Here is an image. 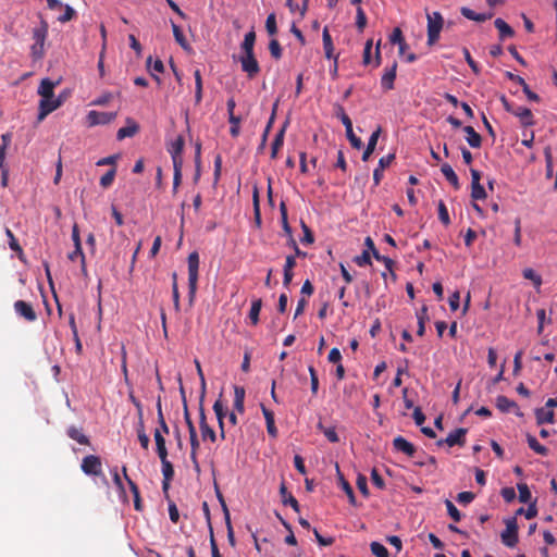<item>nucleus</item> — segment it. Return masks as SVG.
Instances as JSON below:
<instances>
[{
	"instance_id": "774afa93",
	"label": "nucleus",
	"mask_w": 557,
	"mask_h": 557,
	"mask_svg": "<svg viewBox=\"0 0 557 557\" xmlns=\"http://www.w3.org/2000/svg\"><path fill=\"white\" fill-rule=\"evenodd\" d=\"M449 307L453 311H456L460 306V293L458 290L454 292L448 299Z\"/></svg>"
},
{
	"instance_id": "f704fd0d",
	"label": "nucleus",
	"mask_w": 557,
	"mask_h": 557,
	"mask_svg": "<svg viewBox=\"0 0 557 557\" xmlns=\"http://www.w3.org/2000/svg\"><path fill=\"white\" fill-rule=\"evenodd\" d=\"M120 92H104L101 97H99L97 100L92 101L91 104H108L110 102H117L121 101L120 99Z\"/></svg>"
},
{
	"instance_id": "c756f323",
	"label": "nucleus",
	"mask_w": 557,
	"mask_h": 557,
	"mask_svg": "<svg viewBox=\"0 0 557 557\" xmlns=\"http://www.w3.org/2000/svg\"><path fill=\"white\" fill-rule=\"evenodd\" d=\"M494 25L498 29L502 40L513 36V29L503 18H496Z\"/></svg>"
},
{
	"instance_id": "13d9d810",
	"label": "nucleus",
	"mask_w": 557,
	"mask_h": 557,
	"mask_svg": "<svg viewBox=\"0 0 557 557\" xmlns=\"http://www.w3.org/2000/svg\"><path fill=\"white\" fill-rule=\"evenodd\" d=\"M137 435H138V441L140 443L141 447L144 449H148L150 440H149V436L145 432V426L143 423H141V429H137Z\"/></svg>"
},
{
	"instance_id": "a878e982",
	"label": "nucleus",
	"mask_w": 557,
	"mask_h": 557,
	"mask_svg": "<svg viewBox=\"0 0 557 557\" xmlns=\"http://www.w3.org/2000/svg\"><path fill=\"white\" fill-rule=\"evenodd\" d=\"M463 132L467 134L466 140L472 148H480L482 145V137L481 135L475 132V129L472 126H465Z\"/></svg>"
},
{
	"instance_id": "69168bd1",
	"label": "nucleus",
	"mask_w": 557,
	"mask_h": 557,
	"mask_svg": "<svg viewBox=\"0 0 557 557\" xmlns=\"http://www.w3.org/2000/svg\"><path fill=\"white\" fill-rule=\"evenodd\" d=\"M337 116L341 119L342 123L344 124L346 132L350 131L352 128V122L348 114L343 110L341 107L339 111L337 112Z\"/></svg>"
},
{
	"instance_id": "412c9836",
	"label": "nucleus",
	"mask_w": 557,
	"mask_h": 557,
	"mask_svg": "<svg viewBox=\"0 0 557 557\" xmlns=\"http://www.w3.org/2000/svg\"><path fill=\"white\" fill-rule=\"evenodd\" d=\"M381 132H382L381 126H377L376 129L371 134V136L368 140L366 150L362 153V161H367L370 158V156L373 153V151L375 150Z\"/></svg>"
},
{
	"instance_id": "5701e85b",
	"label": "nucleus",
	"mask_w": 557,
	"mask_h": 557,
	"mask_svg": "<svg viewBox=\"0 0 557 557\" xmlns=\"http://www.w3.org/2000/svg\"><path fill=\"white\" fill-rule=\"evenodd\" d=\"M245 388L238 385L234 386V409L239 412L244 413L245 411Z\"/></svg>"
},
{
	"instance_id": "bf43d9fd",
	"label": "nucleus",
	"mask_w": 557,
	"mask_h": 557,
	"mask_svg": "<svg viewBox=\"0 0 557 557\" xmlns=\"http://www.w3.org/2000/svg\"><path fill=\"white\" fill-rule=\"evenodd\" d=\"M265 28L270 35H274L277 30L275 14L271 13L268 15L265 21Z\"/></svg>"
},
{
	"instance_id": "dca6fc26",
	"label": "nucleus",
	"mask_w": 557,
	"mask_h": 557,
	"mask_svg": "<svg viewBox=\"0 0 557 557\" xmlns=\"http://www.w3.org/2000/svg\"><path fill=\"white\" fill-rule=\"evenodd\" d=\"M393 446L397 451H401L408 457H413L416 453V447L403 436L395 437Z\"/></svg>"
},
{
	"instance_id": "e2e57ef3",
	"label": "nucleus",
	"mask_w": 557,
	"mask_h": 557,
	"mask_svg": "<svg viewBox=\"0 0 557 557\" xmlns=\"http://www.w3.org/2000/svg\"><path fill=\"white\" fill-rule=\"evenodd\" d=\"M523 277L532 281L535 285H541L542 280L541 276L537 275L534 270L528 268L523 270Z\"/></svg>"
},
{
	"instance_id": "2f4dec72",
	"label": "nucleus",
	"mask_w": 557,
	"mask_h": 557,
	"mask_svg": "<svg viewBox=\"0 0 557 557\" xmlns=\"http://www.w3.org/2000/svg\"><path fill=\"white\" fill-rule=\"evenodd\" d=\"M496 406L503 412H509L513 408H518L517 404L513 400H510L508 397L503 395L496 398Z\"/></svg>"
},
{
	"instance_id": "f8f14e48",
	"label": "nucleus",
	"mask_w": 557,
	"mask_h": 557,
	"mask_svg": "<svg viewBox=\"0 0 557 557\" xmlns=\"http://www.w3.org/2000/svg\"><path fill=\"white\" fill-rule=\"evenodd\" d=\"M58 82H52L49 78H45L41 81L38 87V94L41 96V99L38 104H50V99L53 96V88Z\"/></svg>"
},
{
	"instance_id": "6e6552de",
	"label": "nucleus",
	"mask_w": 557,
	"mask_h": 557,
	"mask_svg": "<svg viewBox=\"0 0 557 557\" xmlns=\"http://www.w3.org/2000/svg\"><path fill=\"white\" fill-rule=\"evenodd\" d=\"M238 60L240 62L242 70L248 75V77L252 78L259 73L260 67L253 53L240 54Z\"/></svg>"
},
{
	"instance_id": "0eeeda50",
	"label": "nucleus",
	"mask_w": 557,
	"mask_h": 557,
	"mask_svg": "<svg viewBox=\"0 0 557 557\" xmlns=\"http://www.w3.org/2000/svg\"><path fill=\"white\" fill-rule=\"evenodd\" d=\"M116 116V113L111 112H99V111H90L86 116V122L89 127L96 125H106L113 121Z\"/></svg>"
},
{
	"instance_id": "09e8293b",
	"label": "nucleus",
	"mask_w": 557,
	"mask_h": 557,
	"mask_svg": "<svg viewBox=\"0 0 557 557\" xmlns=\"http://www.w3.org/2000/svg\"><path fill=\"white\" fill-rule=\"evenodd\" d=\"M161 470H162L163 479L173 480L174 468H173V465L169 460L161 461Z\"/></svg>"
},
{
	"instance_id": "79ce46f5",
	"label": "nucleus",
	"mask_w": 557,
	"mask_h": 557,
	"mask_svg": "<svg viewBox=\"0 0 557 557\" xmlns=\"http://www.w3.org/2000/svg\"><path fill=\"white\" fill-rule=\"evenodd\" d=\"M322 38H323V46H324L325 54L330 59L332 57L333 44H332V38H331V35H330L327 28L323 29Z\"/></svg>"
},
{
	"instance_id": "de8ad7c7",
	"label": "nucleus",
	"mask_w": 557,
	"mask_h": 557,
	"mask_svg": "<svg viewBox=\"0 0 557 557\" xmlns=\"http://www.w3.org/2000/svg\"><path fill=\"white\" fill-rule=\"evenodd\" d=\"M308 370L310 374L311 393L312 395H317L319 389V377L317 371L313 366H310Z\"/></svg>"
},
{
	"instance_id": "423d86ee",
	"label": "nucleus",
	"mask_w": 557,
	"mask_h": 557,
	"mask_svg": "<svg viewBox=\"0 0 557 557\" xmlns=\"http://www.w3.org/2000/svg\"><path fill=\"white\" fill-rule=\"evenodd\" d=\"M185 140L182 135H178L174 140L166 145V150L172 158L173 164H183V149Z\"/></svg>"
},
{
	"instance_id": "4be33fe9",
	"label": "nucleus",
	"mask_w": 557,
	"mask_h": 557,
	"mask_svg": "<svg viewBox=\"0 0 557 557\" xmlns=\"http://www.w3.org/2000/svg\"><path fill=\"white\" fill-rule=\"evenodd\" d=\"M189 441H190V459H191V462L194 465V469L199 472L200 471V466H199V462H198V459H197V450L199 448V441H198V437H197V432L196 431H193L189 432Z\"/></svg>"
},
{
	"instance_id": "2eb2a0df",
	"label": "nucleus",
	"mask_w": 557,
	"mask_h": 557,
	"mask_svg": "<svg viewBox=\"0 0 557 557\" xmlns=\"http://www.w3.org/2000/svg\"><path fill=\"white\" fill-rule=\"evenodd\" d=\"M122 472H123L124 479L126 480V482L129 486V490L134 496V507L137 511H141L143 504H141V499H140L139 488H138L137 484L128 476L127 469L125 466L122 467Z\"/></svg>"
},
{
	"instance_id": "4d7b16f0",
	"label": "nucleus",
	"mask_w": 557,
	"mask_h": 557,
	"mask_svg": "<svg viewBox=\"0 0 557 557\" xmlns=\"http://www.w3.org/2000/svg\"><path fill=\"white\" fill-rule=\"evenodd\" d=\"M301 227H302V231H304V236L300 239V242L302 244H307V245L312 244L314 242V237H313V234H312L311 230L306 225L305 222H301Z\"/></svg>"
},
{
	"instance_id": "393cba45",
	"label": "nucleus",
	"mask_w": 557,
	"mask_h": 557,
	"mask_svg": "<svg viewBox=\"0 0 557 557\" xmlns=\"http://www.w3.org/2000/svg\"><path fill=\"white\" fill-rule=\"evenodd\" d=\"M66 434L70 438L77 442L81 445H89V438L83 433V430L81 428H77L75 425H71Z\"/></svg>"
},
{
	"instance_id": "9b49d317",
	"label": "nucleus",
	"mask_w": 557,
	"mask_h": 557,
	"mask_svg": "<svg viewBox=\"0 0 557 557\" xmlns=\"http://www.w3.org/2000/svg\"><path fill=\"white\" fill-rule=\"evenodd\" d=\"M15 312L24 318L28 322H34L37 319V314L33 306L24 300H16L14 302Z\"/></svg>"
},
{
	"instance_id": "680f3d73",
	"label": "nucleus",
	"mask_w": 557,
	"mask_h": 557,
	"mask_svg": "<svg viewBox=\"0 0 557 557\" xmlns=\"http://www.w3.org/2000/svg\"><path fill=\"white\" fill-rule=\"evenodd\" d=\"M346 136L350 143V145L355 148V149H360L362 147V141L359 137H357L354 133V129L350 128V131H347L346 132Z\"/></svg>"
},
{
	"instance_id": "c9c22d12",
	"label": "nucleus",
	"mask_w": 557,
	"mask_h": 557,
	"mask_svg": "<svg viewBox=\"0 0 557 557\" xmlns=\"http://www.w3.org/2000/svg\"><path fill=\"white\" fill-rule=\"evenodd\" d=\"M213 411L216 416L219 425H224V418L228 414L227 411L224 409V406L222 404L221 399H216L213 404Z\"/></svg>"
},
{
	"instance_id": "1a4fd4ad",
	"label": "nucleus",
	"mask_w": 557,
	"mask_h": 557,
	"mask_svg": "<svg viewBox=\"0 0 557 557\" xmlns=\"http://www.w3.org/2000/svg\"><path fill=\"white\" fill-rule=\"evenodd\" d=\"M507 111L513 114L522 126L534 124L533 114L528 107H506Z\"/></svg>"
},
{
	"instance_id": "bb28decb",
	"label": "nucleus",
	"mask_w": 557,
	"mask_h": 557,
	"mask_svg": "<svg viewBox=\"0 0 557 557\" xmlns=\"http://www.w3.org/2000/svg\"><path fill=\"white\" fill-rule=\"evenodd\" d=\"M460 11L466 18L475 22H485L493 16V13H476L473 10L466 7L461 8Z\"/></svg>"
},
{
	"instance_id": "39448f33",
	"label": "nucleus",
	"mask_w": 557,
	"mask_h": 557,
	"mask_svg": "<svg viewBox=\"0 0 557 557\" xmlns=\"http://www.w3.org/2000/svg\"><path fill=\"white\" fill-rule=\"evenodd\" d=\"M81 468L82 471L87 475L98 476L102 474L101 459L96 455H88L84 457Z\"/></svg>"
},
{
	"instance_id": "8fccbe9b",
	"label": "nucleus",
	"mask_w": 557,
	"mask_h": 557,
	"mask_svg": "<svg viewBox=\"0 0 557 557\" xmlns=\"http://www.w3.org/2000/svg\"><path fill=\"white\" fill-rule=\"evenodd\" d=\"M115 177V169L109 170L106 174H103L100 178V185L103 188H108L112 185Z\"/></svg>"
},
{
	"instance_id": "338daca9",
	"label": "nucleus",
	"mask_w": 557,
	"mask_h": 557,
	"mask_svg": "<svg viewBox=\"0 0 557 557\" xmlns=\"http://www.w3.org/2000/svg\"><path fill=\"white\" fill-rule=\"evenodd\" d=\"M475 495L472 492H461L457 495L458 503L468 505L474 499Z\"/></svg>"
},
{
	"instance_id": "3c124183",
	"label": "nucleus",
	"mask_w": 557,
	"mask_h": 557,
	"mask_svg": "<svg viewBox=\"0 0 557 557\" xmlns=\"http://www.w3.org/2000/svg\"><path fill=\"white\" fill-rule=\"evenodd\" d=\"M354 261L359 265V267H366V265H370L372 262H371V253L369 250H363L362 253L360 256H356Z\"/></svg>"
},
{
	"instance_id": "052dcab7",
	"label": "nucleus",
	"mask_w": 557,
	"mask_h": 557,
	"mask_svg": "<svg viewBox=\"0 0 557 557\" xmlns=\"http://www.w3.org/2000/svg\"><path fill=\"white\" fill-rule=\"evenodd\" d=\"M367 24V17L361 7L357 8L356 25L359 30H363Z\"/></svg>"
},
{
	"instance_id": "37998d69",
	"label": "nucleus",
	"mask_w": 557,
	"mask_h": 557,
	"mask_svg": "<svg viewBox=\"0 0 557 557\" xmlns=\"http://www.w3.org/2000/svg\"><path fill=\"white\" fill-rule=\"evenodd\" d=\"M517 487L519 491V500L524 504L529 503L531 499V492L528 485L525 483H519Z\"/></svg>"
},
{
	"instance_id": "0e129e2a",
	"label": "nucleus",
	"mask_w": 557,
	"mask_h": 557,
	"mask_svg": "<svg viewBox=\"0 0 557 557\" xmlns=\"http://www.w3.org/2000/svg\"><path fill=\"white\" fill-rule=\"evenodd\" d=\"M371 480H372V483L380 490H383L385 487V483H384V480L383 478L380 475V473L377 472V470L374 468L372 469L371 471Z\"/></svg>"
},
{
	"instance_id": "9d476101",
	"label": "nucleus",
	"mask_w": 557,
	"mask_h": 557,
	"mask_svg": "<svg viewBox=\"0 0 557 557\" xmlns=\"http://www.w3.org/2000/svg\"><path fill=\"white\" fill-rule=\"evenodd\" d=\"M467 433V429L459 428L455 431L450 432L448 436L444 440L437 441V446H442L444 444L448 445L449 447H453L455 445L463 446L465 445V436Z\"/></svg>"
},
{
	"instance_id": "4c0bfd02",
	"label": "nucleus",
	"mask_w": 557,
	"mask_h": 557,
	"mask_svg": "<svg viewBox=\"0 0 557 557\" xmlns=\"http://www.w3.org/2000/svg\"><path fill=\"white\" fill-rule=\"evenodd\" d=\"M318 429L321 430L324 434V436L331 442V443H337L339 442V437L336 433L335 428H325L321 422L318 424Z\"/></svg>"
},
{
	"instance_id": "b1692460",
	"label": "nucleus",
	"mask_w": 557,
	"mask_h": 557,
	"mask_svg": "<svg viewBox=\"0 0 557 557\" xmlns=\"http://www.w3.org/2000/svg\"><path fill=\"white\" fill-rule=\"evenodd\" d=\"M280 494L282 497V503L284 505H289L296 512L300 511V507L297 499L290 493L287 492V487L284 482L280 486Z\"/></svg>"
},
{
	"instance_id": "e433bc0d",
	"label": "nucleus",
	"mask_w": 557,
	"mask_h": 557,
	"mask_svg": "<svg viewBox=\"0 0 557 557\" xmlns=\"http://www.w3.org/2000/svg\"><path fill=\"white\" fill-rule=\"evenodd\" d=\"M157 412H158V423H159V430L160 432L162 433H165V434H169L170 430H169V426L165 422V419L163 417V412H162V405H161V398L159 397L158 398V401H157Z\"/></svg>"
},
{
	"instance_id": "aec40b11",
	"label": "nucleus",
	"mask_w": 557,
	"mask_h": 557,
	"mask_svg": "<svg viewBox=\"0 0 557 557\" xmlns=\"http://www.w3.org/2000/svg\"><path fill=\"white\" fill-rule=\"evenodd\" d=\"M396 70H397V63L393 62V64L389 67H386L384 70V73L381 78L382 87L385 89H392L393 83L396 77Z\"/></svg>"
},
{
	"instance_id": "a19ab883",
	"label": "nucleus",
	"mask_w": 557,
	"mask_h": 557,
	"mask_svg": "<svg viewBox=\"0 0 557 557\" xmlns=\"http://www.w3.org/2000/svg\"><path fill=\"white\" fill-rule=\"evenodd\" d=\"M370 549L371 553L376 557H388L387 548L379 542H372L370 545Z\"/></svg>"
},
{
	"instance_id": "7ed1b4c3",
	"label": "nucleus",
	"mask_w": 557,
	"mask_h": 557,
	"mask_svg": "<svg viewBox=\"0 0 557 557\" xmlns=\"http://www.w3.org/2000/svg\"><path fill=\"white\" fill-rule=\"evenodd\" d=\"M48 34V25L41 22L40 25L33 30L34 44L32 46V54L35 59H40L45 51V41Z\"/></svg>"
},
{
	"instance_id": "7c9ffc66",
	"label": "nucleus",
	"mask_w": 557,
	"mask_h": 557,
	"mask_svg": "<svg viewBox=\"0 0 557 557\" xmlns=\"http://www.w3.org/2000/svg\"><path fill=\"white\" fill-rule=\"evenodd\" d=\"M284 133L285 126H283L274 137V140L271 146V159L277 158L278 150L282 148L284 143Z\"/></svg>"
},
{
	"instance_id": "603ef678",
	"label": "nucleus",
	"mask_w": 557,
	"mask_h": 557,
	"mask_svg": "<svg viewBox=\"0 0 557 557\" xmlns=\"http://www.w3.org/2000/svg\"><path fill=\"white\" fill-rule=\"evenodd\" d=\"M438 219L444 225H448L450 223L448 210L442 200L438 203Z\"/></svg>"
},
{
	"instance_id": "6ab92c4d",
	"label": "nucleus",
	"mask_w": 557,
	"mask_h": 557,
	"mask_svg": "<svg viewBox=\"0 0 557 557\" xmlns=\"http://www.w3.org/2000/svg\"><path fill=\"white\" fill-rule=\"evenodd\" d=\"M296 267V259L295 256H287L284 264V278H283V285L285 287H289L292 280L294 277L293 269Z\"/></svg>"
},
{
	"instance_id": "f03ea898",
	"label": "nucleus",
	"mask_w": 557,
	"mask_h": 557,
	"mask_svg": "<svg viewBox=\"0 0 557 557\" xmlns=\"http://www.w3.org/2000/svg\"><path fill=\"white\" fill-rule=\"evenodd\" d=\"M428 20V45L433 46L440 39L443 29L444 18L440 12L426 13Z\"/></svg>"
},
{
	"instance_id": "c85d7f7f",
	"label": "nucleus",
	"mask_w": 557,
	"mask_h": 557,
	"mask_svg": "<svg viewBox=\"0 0 557 557\" xmlns=\"http://www.w3.org/2000/svg\"><path fill=\"white\" fill-rule=\"evenodd\" d=\"M535 418L537 424L554 423L555 414L553 410H546L545 408H537L535 410Z\"/></svg>"
},
{
	"instance_id": "a18cd8bd",
	"label": "nucleus",
	"mask_w": 557,
	"mask_h": 557,
	"mask_svg": "<svg viewBox=\"0 0 557 557\" xmlns=\"http://www.w3.org/2000/svg\"><path fill=\"white\" fill-rule=\"evenodd\" d=\"M182 168L183 164H173V193L177 191L178 186L182 182Z\"/></svg>"
},
{
	"instance_id": "864d4df0",
	"label": "nucleus",
	"mask_w": 557,
	"mask_h": 557,
	"mask_svg": "<svg viewBox=\"0 0 557 557\" xmlns=\"http://www.w3.org/2000/svg\"><path fill=\"white\" fill-rule=\"evenodd\" d=\"M172 29H173V35L175 37V40L184 48L186 49L187 48V41L183 35V32L182 29L180 28L178 25L172 23Z\"/></svg>"
},
{
	"instance_id": "ea45409f",
	"label": "nucleus",
	"mask_w": 557,
	"mask_h": 557,
	"mask_svg": "<svg viewBox=\"0 0 557 557\" xmlns=\"http://www.w3.org/2000/svg\"><path fill=\"white\" fill-rule=\"evenodd\" d=\"M445 506H446L447 513L449 515V517L454 521L459 522L461 520V513L457 509V507L454 505V503L451 500H449V499H446L445 500Z\"/></svg>"
},
{
	"instance_id": "4468645a",
	"label": "nucleus",
	"mask_w": 557,
	"mask_h": 557,
	"mask_svg": "<svg viewBox=\"0 0 557 557\" xmlns=\"http://www.w3.org/2000/svg\"><path fill=\"white\" fill-rule=\"evenodd\" d=\"M199 428H200L201 437L203 441L209 440L211 442H215L216 434H215L214 430L207 423L206 413H205V410L202 407L200 408V413H199Z\"/></svg>"
},
{
	"instance_id": "cd10ccee",
	"label": "nucleus",
	"mask_w": 557,
	"mask_h": 557,
	"mask_svg": "<svg viewBox=\"0 0 557 557\" xmlns=\"http://www.w3.org/2000/svg\"><path fill=\"white\" fill-rule=\"evenodd\" d=\"M441 172L445 176V178L454 186L455 189H459L460 184L457 174L450 164L444 163L441 166Z\"/></svg>"
},
{
	"instance_id": "f3484780",
	"label": "nucleus",
	"mask_w": 557,
	"mask_h": 557,
	"mask_svg": "<svg viewBox=\"0 0 557 557\" xmlns=\"http://www.w3.org/2000/svg\"><path fill=\"white\" fill-rule=\"evenodd\" d=\"M138 131H139V125L137 124V122H135L133 119H127L126 126L121 127L117 131L116 137L119 140H122L126 137H133L134 135H136L138 133Z\"/></svg>"
},
{
	"instance_id": "a211bd4d",
	"label": "nucleus",
	"mask_w": 557,
	"mask_h": 557,
	"mask_svg": "<svg viewBox=\"0 0 557 557\" xmlns=\"http://www.w3.org/2000/svg\"><path fill=\"white\" fill-rule=\"evenodd\" d=\"M235 107H228V122L231 123L230 134L233 138H236L240 134V122L242 115L235 114Z\"/></svg>"
},
{
	"instance_id": "58836bf2",
	"label": "nucleus",
	"mask_w": 557,
	"mask_h": 557,
	"mask_svg": "<svg viewBox=\"0 0 557 557\" xmlns=\"http://www.w3.org/2000/svg\"><path fill=\"white\" fill-rule=\"evenodd\" d=\"M5 235L9 238V247L18 255H23V249L15 238L13 232L10 228H5Z\"/></svg>"
},
{
	"instance_id": "f257e3e1",
	"label": "nucleus",
	"mask_w": 557,
	"mask_h": 557,
	"mask_svg": "<svg viewBox=\"0 0 557 557\" xmlns=\"http://www.w3.org/2000/svg\"><path fill=\"white\" fill-rule=\"evenodd\" d=\"M188 298L191 306L197 292L198 270H199V256L196 251L188 256Z\"/></svg>"
},
{
	"instance_id": "ddd939ff",
	"label": "nucleus",
	"mask_w": 557,
	"mask_h": 557,
	"mask_svg": "<svg viewBox=\"0 0 557 557\" xmlns=\"http://www.w3.org/2000/svg\"><path fill=\"white\" fill-rule=\"evenodd\" d=\"M394 159H395V154L394 153H389L387 156L382 157L379 160V165L373 171V183H374V186H379L380 185V183H381V181H382V178L384 176V170L392 164Z\"/></svg>"
},
{
	"instance_id": "473e14b6",
	"label": "nucleus",
	"mask_w": 557,
	"mask_h": 557,
	"mask_svg": "<svg viewBox=\"0 0 557 557\" xmlns=\"http://www.w3.org/2000/svg\"><path fill=\"white\" fill-rule=\"evenodd\" d=\"M527 442L529 447L536 454L542 456H546L548 454V449L544 445L540 444L539 441L533 435L528 434Z\"/></svg>"
},
{
	"instance_id": "72a5a7b5",
	"label": "nucleus",
	"mask_w": 557,
	"mask_h": 557,
	"mask_svg": "<svg viewBox=\"0 0 557 557\" xmlns=\"http://www.w3.org/2000/svg\"><path fill=\"white\" fill-rule=\"evenodd\" d=\"M262 308V300L260 298L252 300L251 308L249 311V319L251 323L256 325L259 322V314Z\"/></svg>"
},
{
	"instance_id": "20e7f679",
	"label": "nucleus",
	"mask_w": 557,
	"mask_h": 557,
	"mask_svg": "<svg viewBox=\"0 0 557 557\" xmlns=\"http://www.w3.org/2000/svg\"><path fill=\"white\" fill-rule=\"evenodd\" d=\"M506 529L502 532L500 537L504 545L515 547L518 544V523L515 517L505 520Z\"/></svg>"
},
{
	"instance_id": "c03bdc74",
	"label": "nucleus",
	"mask_w": 557,
	"mask_h": 557,
	"mask_svg": "<svg viewBox=\"0 0 557 557\" xmlns=\"http://www.w3.org/2000/svg\"><path fill=\"white\" fill-rule=\"evenodd\" d=\"M372 256L375 258V260L383 262L385 268L391 272V274L395 276L393 272L394 261L389 257L380 255L377 250H374V253Z\"/></svg>"
},
{
	"instance_id": "6e6d98bb",
	"label": "nucleus",
	"mask_w": 557,
	"mask_h": 557,
	"mask_svg": "<svg viewBox=\"0 0 557 557\" xmlns=\"http://www.w3.org/2000/svg\"><path fill=\"white\" fill-rule=\"evenodd\" d=\"M356 484H357L358 490L360 491V493L363 496H366V497L369 496L368 482H367V478L364 475L359 474L357 478Z\"/></svg>"
},
{
	"instance_id": "49530a36",
	"label": "nucleus",
	"mask_w": 557,
	"mask_h": 557,
	"mask_svg": "<svg viewBox=\"0 0 557 557\" xmlns=\"http://www.w3.org/2000/svg\"><path fill=\"white\" fill-rule=\"evenodd\" d=\"M471 197L473 200H482L486 198V191L481 184L471 185Z\"/></svg>"
},
{
	"instance_id": "5fc2aeb1",
	"label": "nucleus",
	"mask_w": 557,
	"mask_h": 557,
	"mask_svg": "<svg viewBox=\"0 0 557 557\" xmlns=\"http://www.w3.org/2000/svg\"><path fill=\"white\" fill-rule=\"evenodd\" d=\"M195 364H196V369H197L198 380H200V391H201V399H202L206 394V387H207L206 379H205V374L202 372L200 362L198 360H195Z\"/></svg>"
}]
</instances>
